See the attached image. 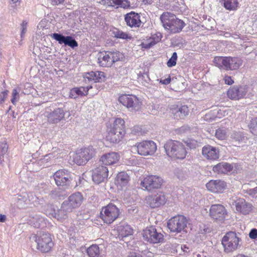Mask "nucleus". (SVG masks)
Here are the masks:
<instances>
[{
  "label": "nucleus",
  "instance_id": "nucleus-1",
  "mask_svg": "<svg viewBox=\"0 0 257 257\" xmlns=\"http://www.w3.org/2000/svg\"><path fill=\"white\" fill-rule=\"evenodd\" d=\"M167 155L175 159H183L186 157L187 151L185 146L177 141H169L164 145Z\"/></svg>",
  "mask_w": 257,
  "mask_h": 257
},
{
  "label": "nucleus",
  "instance_id": "nucleus-2",
  "mask_svg": "<svg viewBox=\"0 0 257 257\" xmlns=\"http://www.w3.org/2000/svg\"><path fill=\"white\" fill-rule=\"evenodd\" d=\"M241 238L233 231H229L225 234L221 240L224 251L230 253L237 250L241 246Z\"/></svg>",
  "mask_w": 257,
  "mask_h": 257
},
{
  "label": "nucleus",
  "instance_id": "nucleus-3",
  "mask_svg": "<svg viewBox=\"0 0 257 257\" xmlns=\"http://www.w3.org/2000/svg\"><path fill=\"white\" fill-rule=\"evenodd\" d=\"M42 199H40L32 192L24 193L19 195L17 198V205L21 209L36 206L41 203Z\"/></svg>",
  "mask_w": 257,
  "mask_h": 257
},
{
  "label": "nucleus",
  "instance_id": "nucleus-4",
  "mask_svg": "<svg viewBox=\"0 0 257 257\" xmlns=\"http://www.w3.org/2000/svg\"><path fill=\"white\" fill-rule=\"evenodd\" d=\"M133 151H137L142 156L153 155L157 150V145L152 141H145L132 147Z\"/></svg>",
  "mask_w": 257,
  "mask_h": 257
},
{
  "label": "nucleus",
  "instance_id": "nucleus-5",
  "mask_svg": "<svg viewBox=\"0 0 257 257\" xmlns=\"http://www.w3.org/2000/svg\"><path fill=\"white\" fill-rule=\"evenodd\" d=\"M33 239L37 243V248L42 252H48L50 251L54 243L51 235L48 233H44L39 236L35 235Z\"/></svg>",
  "mask_w": 257,
  "mask_h": 257
},
{
  "label": "nucleus",
  "instance_id": "nucleus-6",
  "mask_svg": "<svg viewBox=\"0 0 257 257\" xmlns=\"http://www.w3.org/2000/svg\"><path fill=\"white\" fill-rule=\"evenodd\" d=\"M119 210L114 205L110 203L103 207L100 212V217L105 223L110 224L119 216Z\"/></svg>",
  "mask_w": 257,
  "mask_h": 257
},
{
  "label": "nucleus",
  "instance_id": "nucleus-7",
  "mask_svg": "<svg viewBox=\"0 0 257 257\" xmlns=\"http://www.w3.org/2000/svg\"><path fill=\"white\" fill-rule=\"evenodd\" d=\"M50 123H57L64 118L65 112L62 108L54 109L51 106L47 107L43 113Z\"/></svg>",
  "mask_w": 257,
  "mask_h": 257
},
{
  "label": "nucleus",
  "instance_id": "nucleus-8",
  "mask_svg": "<svg viewBox=\"0 0 257 257\" xmlns=\"http://www.w3.org/2000/svg\"><path fill=\"white\" fill-rule=\"evenodd\" d=\"M83 200V196L80 193H74L63 202V208L67 212H72L74 209L81 205Z\"/></svg>",
  "mask_w": 257,
  "mask_h": 257
},
{
  "label": "nucleus",
  "instance_id": "nucleus-9",
  "mask_svg": "<svg viewBox=\"0 0 257 257\" xmlns=\"http://www.w3.org/2000/svg\"><path fill=\"white\" fill-rule=\"evenodd\" d=\"M118 101L130 111H138L141 108V103L134 95L124 94L118 98Z\"/></svg>",
  "mask_w": 257,
  "mask_h": 257
},
{
  "label": "nucleus",
  "instance_id": "nucleus-10",
  "mask_svg": "<svg viewBox=\"0 0 257 257\" xmlns=\"http://www.w3.org/2000/svg\"><path fill=\"white\" fill-rule=\"evenodd\" d=\"M163 183V179L157 175H149L146 177L141 182V185L149 191L161 188Z\"/></svg>",
  "mask_w": 257,
  "mask_h": 257
},
{
  "label": "nucleus",
  "instance_id": "nucleus-11",
  "mask_svg": "<svg viewBox=\"0 0 257 257\" xmlns=\"http://www.w3.org/2000/svg\"><path fill=\"white\" fill-rule=\"evenodd\" d=\"M187 220L183 215L173 217L168 222V227L171 232H180L187 226Z\"/></svg>",
  "mask_w": 257,
  "mask_h": 257
},
{
  "label": "nucleus",
  "instance_id": "nucleus-12",
  "mask_svg": "<svg viewBox=\"0 0 257 257\" xmlns=\"http://www.w3.org/2000/svg\"><path fill=\"white\" fill-rule=\"evenodd\" d=\"M142 234L144 239L150 243H157L163 240V234L158 232L156 228L153 226L144 230Z\"/></svg>",
  "mask_w": 257,
  "mask_h": 257
},
{
  "label": "nucleus",
  "instance_id": "nucleus-13",
  "mask_svg": "<svg viewBox=\"0 0 257 257\" xmlns=\"http://www.w3.org/2000/svg\"><path fill=\"white\" fill-rule=\"evenodd\" d=\"M227 214L226 209L222 205L214 204L210 208L209 215L213 220L216 221L221 222L223 221Z\"/></svg>",
  "mask_w": 257,
  "mask_h": 257
},
{
  "label": "nucleus",
  "instance_id": "nucleus-14",
  "mask_svg": "<svg viewBox=\"0 0 257 257\" xmlns=\"http://www.w3.org/2000/svg\"><path fill=\"white\" fill-rule=\"evenodd\" d=\"M232 206H234L237 212L243 215L248 214L252 210V205L246 202L244 199L239 198L233 200Z\"/></svg>",
  "mask_w": 257,
  "mask_h": 257
},
{
  "label": "nucleus",
  "instance_id": "nucleus-15",
  "mask_svg": "<svg viewBox=\"0 0 257 257\" xmlns=\"http://www.w3.org/2000/svg\"><path fill=\"white\" fill-rule=\"evenodd\" d=\"M247 92L246 86L234 85L229 88L227 92L228 98L232 100H239L243 98Z\"/></svg>",
  "mask_w": 257,
  "mask_h": 257
},
{
  "label": "nucleus",
  "instance_id": "nucleus-16",
  "mask_svg": "<svg viewBox=\"0 0 257 257\" xmlns=\"http://www.w3.org/2000/svg\"><path fill=\"white\" fill-rule=\"evenodd\" d=\"M56 184L58 186H68L70 183V177L67 171L59 170L53 175Z\"/></svg>",
  "mask_w": 257,
  "mask_h": 257
},
{
  "label": "nucleus",
  "instance_id": "nucleus-17",
  "mask_svg": "<svg viewBox=\"0 0 257 257\" xmlns=\"http://www.w3.org/2000/svg\"><path fill=\"white\" fill-rule=\"evenodd\" d=\"M108 170L106 167L99 166L93 171L92 180L97 184L106 180L108 177Z\"/></svg>",
  "mask_w": 257,
  "mask_h": 257
},
{
  "label": "nucleus",
  "instance_id": "nucleus-18",
  "mask_svg": "<svg viewBox=\"0 0 257 257\" xmlns=\"http://www.w3.org/2000/svg\"><path fill=\"white\" fill-rule=\"evenodd\" d=\"M124 21L126 25L131 28H139L142 24L140 14L134 12L125 15Z\"/></svg>",
  "mask_w": 257,
  "mask_h": 257
},
{
  "label": "nucleus",
  "instance_id": "nucleus-19",
  "mask_svg": "<svg viewBox=\"0 0 257 257\" xmlns=\"http://www.w3.org/2000/svg\"><path fill=\"white\" fill-rule=\"evenodd\" d=\"M52 38L58 41L59 44H64L65 46H68L74 49L78 46V43L75 39L71 36H65L58 33H53L51 35Z\"/></svg>",
  "mask_w": 257,
  "mask_h": 257
},
{
  "label": "nucleus",
  "instance_id": "nucleus-20",
  "mask_svg": "<svg viewBox=\"0 0 257 257\" xmlns=\"http://www.w3.org/2000/svg\"><path fill=\"white\" fill-rule=\"evenodd\" d=\"M84 80L85 82H101L105 80L104 73L101 71H91L83 74Z\"/></svg>",
  "mask_w": 257,
  "mask_h": 257
},
{
  "label": "nucleus",
  "instance_id": "nucleus-21",
  "mask_svg": "<svg viewBox=\"0 0 257 257\" xmlns=\"http://www.w3.org/2000/svg\"><path fill=\"white\" fill-rule=\"evenodd\" d=\"M207 189L214 193H222L226 187V184L220 180H210L206 184Z\"/></svg>",
  "mask_w": 257,
  "mask_h": 257
},
{
  "label": "nucleus",
  "instance_id": "nucleus-22",
  "mask_svg": "<svg viewBox=\"0 0 257 257\" xmlns=\"http://www.w3.org/2000/svg\"><path fill=\"white\" fill-rule=\"evenodd\" d=\"M119 159L120 156L117 153L111 152L102 155L100 162L104 165H112L117 163Z\"/></svg>",
  "mask_w": 257,
  "mask_h": 257
},
{
  "label": "nucleus",
  "instance_id": "nucleus-23",
  "mask_svg": "<svg viewBox=\"0 0 257 257\" xmlns=\"http://www.w3.org/2000/svg\"><path fill=\"white\" fill-rule=\"evenodd\" d=\"M202 154L204 158L209 160H217L219 157L218 149L210 145L203 147Z\"/></svg>",
  "mask_w": 257,
  "mask_h": 257
},
{
  "label": "nucleus",
  "instance_id": "nucleus-24",
  "mask_svg": "<svg viewBox=\"0 0 257 257\" xmlns=\"http://www.w3.org/2000/svg\"><path fill=\"white\" fill-rule=\"evenodd\" d=\"M171 112L177 119L183 118L188 115L189 110L187 105H184L179 107L177 105H172L170 107Z\"/></svg>",
  "mask_w": 257,
  "mask_h": 257
},
{
  "label": "nucleus",
  "instance_id": "nucleus-25",
  "mask_svg": "<svg viewBox=\"0 0 257 257\" xmlns=\"http://www.w3.org/2000/svg\"><path fill=\"white\" fill-rule=\"evenodd\" d=\"M166 201V198L164 193L160 192L156 195L149 197L148 202L152 208H156L164 205Z\"/></svg>",
  "mask_w": 257,
  "mask_h": 257
},
{
  "label": "nucleus",
  "instance_id": "nucleus-26",
  "mask_svg": "<svg viewBox=\"0 0 257 257\" xmlns=\"http://www.w3.org/2000/svg\"><path fill=\"white\" fill-rule=\"evenodd\" d=\"M100 3L107 7L119 6L124 9L130 7V3L127 0H101Z\"/></svg>",
  "mask_w": 257,
  "mask_h": 257
},
{
  "label": "nucleus",
  "instance_id": "nucleus-27",
  "mask_svg": "<svg viewBox=\"0 0 257 257\" xmlns=\"http://www.w3.org/2000/svg\"><path fill=\"white\" fill-rule=\"evenodd\" d=\"M130 177L125 172H121L117 174L115 183L118 187L123 189L126 188L128 184Z\"/></svg>",
  "mask_w": 257,
  "mask_h": 257
},
{
  "label": "nucleus",
  "instance_id": "nucleus-28",
  "mask_svg": "<svg viewBox=\"0 0 257 257\" xmlns=\"http://www.w3.org/2000/svg\"><path fill=\"white\" fill-rule=\"evenodd\" d=\"M124 134L109 129L106 136V139L111 143H118L122 139Z\"/></svg>",
  "mask_w": 257,
  "mask_h": 257
},
{
  "label": "nucleus",
  "instance_id": "nucleus-29",
  "mask_svg": "<svg viewBox=\"0 0 257 257\" xmlns=\"http://www.w3.org/2000/svg\"><path fill=\"white\" fill-rule=\"evenodd\" d=\"M242 60L237 57H227L226 70H235L242 65Z\"/></svg>",
  "mask_w": 257,
  "mask_h": 257
},
{
  "label": "nucleus",
  "instance_id": "nucleus-30",
  "mask_svg": "<svg viewBox=\"0 0 257 257\" xmlns=\"http://www.w3.org/2000/svg\"><path fill=\"white\" fill-rule=\"evenodd\" d=\"M176 19L177 17L174 14L169 12H164L160 16V20L165 29L170 26Z\"/></svg>",
  "mask_w": 257,
  "mask_h": 257
},
{
  "label": "nucleus",
  "instance_id": "nucleus-31",
  "mask_svg": "<svg viewBox=\"0 0 257 257\" xmlns=\"http://www.w3.org/2000/svg\"><path fill=\"white\" fill-rule=\"evenodd\" d=\"M118 237L123 238L133 234V229L128 225L125 223L120 224L117 228Z\"/></svg>",
  "mask_w": 257,
  "mask_h": 257
},
{
  "label": "nucleus",
  "instance_id": "nucleus-32",
  "mask_svg": "<svg viewBox=\"0 0 257 257\" xmlns=\"http://www.w3.org/2000/svg\"><path fill=\"white\" fill-rule=\"evenodd\" d=\"M185 26L183 21L177 18L174 22L169 26L167 27L166 30L171 33H177L181 32Z\"/></svg>",
  "mask_w": 257,
  "mask_h": 257
},
{
  "label": "nucleus",
  "instance_id": "nucleus-33",
  "mask_svg": "<svg viewBox=\"0 0 257 257\" xmlns=\"http://www.w3.org/2000/svg\"><path fill=\"white\" fill-rule=\"evenodd\" d=\"M98 63L102 67H110L112 65V61L110 58L108 52L99 53L98 58Z\"/></svg>",
  "mask_w": 257,
  "mask_h": 257
},
{
  "label": "nucleus",
  "instance_id": "nucleus-34",
  "mask_svg": "<svg viewBox=\"0 0 257 257\" xmlns=\"http://www.w3.org/2000/svg\"><path fill=\"white\" fill-rule=\"evenodd\" d=\"M233 167L227 163H219L214 166L213 170L218 174H227L232 171Z\"/></svg>",
  "mask_w": 257,
  "mask_h": 257
},
{
  "label": "nucleus",
  "instance_id": "nucleus-35",
  "mask_svg": "<svg viewBox=\"0 0 257 257\" xmlns=\"http://www.w3.org/2000/svg\"><path fill=\"white\" fill-rule=\"evenodd\" d=\"M124 121L121 118H116L115 119L113 123L110 126L109 129L113 130L116 132L125 133L124 131Z\"/></svg>",
  "mask_w": 257,
  "mask_h": 257
},
{
  "label": "nucleus",
  "instance_id": "nucleus-36",
  "mask_svg": "<svg viewBox=\"0 0 257 257\" xmlns=\"http://www.w3.org/2000/svg\"><path fill=\"white\" fill-rule=\"evenodd\" d=\"M111 34L116 38L121 39L123 40H131L132 36L126 32H124L121 30L113 28L111 31Z\"/></svg>",
  "mask_w": 257,
  "mask_h": 257
},
{
  "label": "nucleus",
  "instance_id": "nucleus-37",
  "mask_svg": "<svg viewBox=\"0 0 257 257\" xmlns=\"http://www.w3.org/2000/svg\"><path fill=\"white\" fill-rule=\"evenodd\" d=\"M227 57L216 56L213 62L214 65L220 69L226 70Z\"/></svg>",
  "mask_w": 257,
  "mask_h": 257
},
{
  "label": "nucleus",
  "instance_id": "nucleus-38",
  "mask_svg": "<svg viewBox=\"0 0 257 257\" xmlns=\"http://www.w3.org/2000/svg\"><path fill=\"white\" fill-rule=\"evenodd\" d=\"M73 162L78 165H82L86 163V159L82 153L81 149L77 150L72 155Z\"/></svg>",
  "mask_w": 257,
  "mask_h": 257
},
{
  "label": "nucleus",
  "instance_id": "nucleus-39",
  "mask_svg": "<svg viewBox=\"0 0 257 257\" xmlns=\"http://www.w3.org/2000/svg\"><path fill=\"white\" fill-rule=\"evenodd\" d=\"M223 7L229 11H235L238 7V0H222Z\"/></svg>",
  "mask_w": 257,
  "mask_h": 257
},
{
  "label": "nucleus",
  "instance_id": "nucleus-40",
  "mask_svg": "<svg viewBox=\"0 0 257 257\" xmlns=\"http://www.w3.org/2000/svg\"><path fill=\"white\" fill-rule=\"evenodd\" d=\"M82 153L86 159V163L91 159L95 155V150L92 147L81 149Z\"/></svg>",
  "mask_w": 257,
  "mask_h": 257
},
{
  "label": "nucleus",
  "instance_id": "nucleus-41",
  "mask_svg": "<svg viewBox=\"0 0 257 257\" xmlns=\"http://www.w3.org/2000/svg\"><path fill=\"white\" fill-rule=\"evenodd\" d=\"M87 253L88 257H99L100 250L98 246L92 244L87 249Z\"/></svg>",
  "mask_w": 257,
  "mask_h": 257
},
{
  "label": "nucleus",
  "instance_id": "nucleus-42",
  "mask_svg": "<svg viewBox=\"0 0 257 257\" xmlns=\"http://www.w3.org/2000/svg\"><path fill=\"white\" fill-rule=\"evenodd\" d=\"M233 112L231 109L228 107H223L217 111L215 116L219 118L224 116H231Z\"/></svg>",
  "mask_w": 257,
  "mask_h": 257
},
{
  "label": "nucleus",
  "instance_id": "nucleus-43",
  "mask_svg": "<svg viewBox=\"0 0 257 257\" xmlns=\"http://www.w3.org/2000/svg\"><path fill=\"white\" fill-rule=\"evenodd\" d=\"M67 210H65L63 208V203L62 204L61 209L58 210L57 212H56L55 218L59 220L62 221L67 218Z\"/></svg>",
  "mask_w": 257,
  "mask_h": 257
},
{
  "label": "nucleus",
  "instance_id": "nucleus-44",
  "mask_svg": "<svg viewBox=\"0 0 257 257\" xmlns=\"http://www.w3.org/2000/svg\"><path fill=\"white\" fill-rule=\"evenodd\" d=\"M91 88V86H87L86 87H76L75 88V89L78 96H85L87 95L88 90Z\"/></svg>",
  "mask_w": 257,
  "mask_h": 257
},
{
  "label": "nucleus",
  "instance_id": "nucleus-45",
  "mask_svg": "<svg viewBox=\"0 0 257 257\" xmlns=\"http://www.w3.org/2000/svg\"><path fill=\"white\" fill-rule=\"evenodd\" d=\"M45 214L50 217L55 218L56 214V210L54 209L53 206L51 204H47L45 206Z\"/></svg>",
  "mask_w": 257,
  "mask_h": 257
},
{
  "label": "nucleus",
  "instance_id": "nucleus-46",
  "mask_svg": "<svg viewBox=\"0 0 257 257\" xmlns=\"http://www.w3.org/2000/svg\"><path fill=\"white\" fill-rule=\"evenodd\" d=\"M215 136L219 140H225L227 137L225 130L222 128L217 129L216 131Z\"/></svg>",
  "mask_w": 257,
  "mask_h": 257
},
{
  "label": "nucleus",
  "instance_id": "nucleus-47",
  "mask_svg": "<svg viewBox=\"0 0 257 257\" xmlns=\"http://www.w3.org/2000/svg\"><path fill=\"white\" fill-rule=\"evenodd\" d=\"M110 58L112 61V64L121 58V54L119 52H108Z\"/></svg>",
  "mask_w": 257,
  "mask_h": 257
},
{
  "label": "nucleus",
  "instance_id": "nucleus-48",
  "mask_svg": "<svg viewBox=\"0 0 257 257\" xmlns=\"http://www.w3.org/2000/svg\"><path fill=\"white\" fill-rule=\"evenodd\" d=\"M45 22V21L40 22L37 26L38 33L41 35H45L47 33L48 28L44 26Z\"/></svg>",
  "mask_w": 257,
  "mask_h": 257
},
{
  "label": "nucleus",
  "instance_id": "nucleus-49",
  "mask_svg": "<svg viewBox=\"0 0 257 257\" xmlns=\"http://www.w3.org/2000/svg\"><path fill=\"white\" fill-rule=\"evenodd\" d=\"M249 126L250 132L254 135H257V118L252 119Z\"/></svg>",
  "mask_w": 257,
  "mask_h": 257
},
{
  "label": "nucleus",
  "instance_id": "nucleus-50",
  "mask_svg": "<svg viewBox=\"0 0 257 257\" xmlns=\"http://www.w3.org/2000/svg\"><path fill=\"white\" fill-rule=\"evenodd\" d=\"M231 138L235 142H240L242 141L244 137L241 132H234L231 135Z\"/></svg>",
  "mask_w": 257,
  "mask_h": 257
},
{
  "label": "nucleus",
  "instance_id": "nucleus-51",
  "mask_svg": "<svg viewBox=\"0 0 257 257\" xmlns=\"http://www.w3.org/2000/svg\"><path fill=\"white\" fill-rule=\"evenodd\" d=\"M12 98L11 102L13 104L15 105L20 98L19 92L17 89H14L12 91Z\"/></svg>",
  "mask_w": 257,
  "mask_h": 257
},
{
  "label": "nucleus",
  "instance_id": "nucleus-52",
  "mask_svg": "<svg viewBox=\"0 0 257 257\" xmlns=\"http://www.w3.org/2000/svg\"><path fill=\"white\" fill-rule=\"evenodd\" d=\"M177 55L176 52H174L171 58L168 60L167 65L168 67H172L176 64Z\"/></svg>",
  "mask_w": 257,
  "mask_h": 257
},
{
  "label": "nucleus",
  "instance_id": "nucleus-53",
  "mask_svg": "<svg viewBox=\"0 0 257 257\" xmlns=\"http://www.w3.org/2000/svg\"><path fill=\"white\" fill-rule=\"evenodd\" d=\"M175 174L177 177L181 180H183L186 178L187 174L185 171L182 169H177L176 170Z\"/></svg>",
  "mask_w": 257,
  "mask_h": 257
},
{
  "label": "nucleus",
  "instance_id": "nucleus-54",
  "mask_svg": "<svg viewBox=\"0 0 257 257\" xmlns=\"http://www.w3.org/2000/svg\"><path fill=\"white\" fill-rule=\"evenodd\" d=\"M27 22L26 21H23L21 25V37L22 38L25 36V33L27 31Z\"/></svg>",
  "mask_w": 257,
  "mask_h": 257
},
{
  "label": "nucleus",
  "instance_id": "nucleus-55",
  "mask_svg": "<svg viewBox=\"0 0 257 257\" xmlns=\"http://www.w3.org/2000/svg\"><path fill=\"white\" fill-rule=\"evenodd\" d=\"M8 145L5 143H0V150H1V155L3 156L7 152Z\"/></svg>",
  "mask_w": 257,
  "mask_h": 257
},
{
  "label": "nucleus",
  "instance_id": "nucleus-56",
  "mask_svg": "<svg viewBox=\"0 0 257 257\" xmlns=\"http://www.w3.org/2000/svg\"><path fill=\"white\" fill-rule=\"evenodd\" d=\"M9 91L6 90L0 93V103L2 104L5 102V99L7 97Z\"/></svg>",
  "mask_w": 257,
  "mask_h": 257
},
{
  "label": "nucleus",
  "instance_id": "nucleus-57",
  "mask_svg": "<svg viewBox=\"0 0 257 257\" xmlns=\"http://www.w3.org/2000/svg\"><path fill=\"white\" fill-rule=\"evenodd\" d=\"M248 193L249 195L252 197L257 198V187L254 188L249 189Z\"/></svg>",
  "mask_w": 257,
  "mask_h": 257
},
{
  "label": "nucleus",
  "instance_id": "nucleus-58",
  "mask_svg": "<svg viewBox=\"0 0 257 257\" xmlns=\"http://www.w3.org/2000/svg\"><path fill=\"white\" fill-rule=\"evenodd\" d=\"M223 80L225 83L227 85H231L234 83V81L231 77L227 75L224 76Z\"/></svg>",
  "mask_w": 257,
  "mask_h": 257
},
{
  "label": "nucleus",
  "instance_id": "nucleus-59",
  "mask_svg": "<svg viewBox=\"0 0 257 257\" xmlns=\"http://www.w3.org/2000/svg\"><path fill=\"white\" fill-rule=\"evenodd\" d=\"M249 236L252 239L257 238V229L255 228L251 229L249 233Z\"/></svg>",
  "mask_w": 257,
  "mask_h": 257
},
{
  "label": "nucleus",
  "instance_id": "nucleus-60",
  "mask_svg": "<svg viewBox=\"0 0 257 257\" xmlns=\"http://www.w3.org/2000/svg\"><path fill=\"white\" fill-rule=\"evenodd\" d=\"M155 44H156L155 42L151 40V41L148 43H143V47L145 48H150L152 46H154Z\"/></svg>",
  "mask_w": 257,
  "mask_h": 257
},
{
  "label": "nucleus",
  "instance_id": "nucleus-61",
  "mask_svg": "<svg viewBox=\"0 0 257 257\" xmlns=\"http://www.w3.org/2000/svg\"><path fill=\"white\" fill-rule=\"evenodd\" d=\"M50 3L53 6H58L64 3V0H49Z\"/></svg>",
  "mask_w": 257,
  "mask_h": 257
},
{
  "label": "nucleus",
  "instance_id": "nucleus-62",
  "mask_svg": "<svg viewBox=\"0 0 257 257\" xmlns=\"http://www.w3.org/2000/svg\"><path fill=\"white\" fill-rule=\"evenodd\" d=\"M76 91L75 88L72 89L70 90V97L72 98L75 99L78 97V95H77V93H76Z\"/></svg>",
  "mask_w": 257,
  "mask_h": 257
},
{
  "label": "nucleus",
  "instance_id": "nucleus-63",
  "mask_svg": "<svg viewBox=\"0 0 257 257\" xmlns=\"http://www.w3.org/2000/svg\"><path fill=\"white\" fill-rule=\"evenodd\" d=\"M171 82V78L170 77H168L167 78H165V79H161L160 80V82L164 84H168Z\"/></svg>",
  "mask_w": 257,
  "mask_h": 257
},
{
  "label": "nucleus",
  "instance_id": "nucleus-64",
  "mask_svg": "<svg viewBox=\"0 0 257 257\" xmlns=\"http://www.w3.org/2000/svg\"><path fill=\"white\" fill-rule=\"evenodd\" d=\"M181 249L184 252H188L190 251V247L186 244L183 245L181 246Z\"/></svg>",
  "mask_w": 257,
  "mask_h": 257
}]
</instances>
